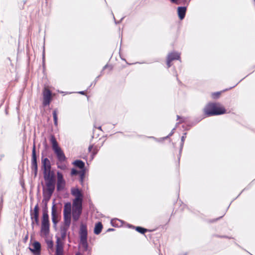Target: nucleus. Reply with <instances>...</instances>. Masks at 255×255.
<instances>
[{
	"instance_id": "obj_1",
	"label": "nucleus",
	"mask_w": 255,
	"mask_h": 255,
	"mask_svg": "<svg viewBox=\"0 0 255 255\" xmlns=\"http://www.w3.org/2000/svg\"><path fill=\"white\" fill-rule=\"evenodd\" d=\"M71 194L75 197L72 204V216L73 219L76 221L81 213L83 196L81 191L77 188L71 189Z\"/></svg>"
},
{
	"instance_id": "obj_2",
	"label": "nucleus",
	"mask_w": 255,
	"mask_h": 255,
	"mask_svg": "<svg viewBox=\"0 0 255 255\" xmlns=\"http://www.w3.org/2000/svg\"><path fill=\"white\" fill-rule=\"evenodd\" d=\"M204 112L208 116L223 114L226 113L224 108L219 104H209L204 109Z\"/></svg>"
},
{
	"instance_id": "obj_3",
	"label": "nucleus",
	"mask_w": 255,
	"mask_h": 255,
	"mask_svg": "<svg viewBox=\"0 0 255 255\" xmlns=\"http://www.w3.org/2000/svg\"><path fill=\"white\" fill-rule=\"evenodd\" d=\"M51 142L53 149L55 153L56 154L58 159L61 161H64L65 159L64 154L61 150V148L58 146V143L53 136H52L51 138Z\"/></svg>"
},
{
	"instance_id": "obj_4",
	"label": "nucleus",
	"mask_w": 255,
	"mask_h": 255,
	"mask_svg": "<svg viewBox=\"0 0 255 255\" xmlns=\"http://www.w3.org/2000/svg\"><path fill=\"white\" fill-rule=\"evenodd\" d=\"M49 224L48 215L47 213L43 214V218L41 226V233L44 236H47L49 233Z\"/></svg>"
},
{
	"instance_id": "obj_5",
	"label": "nucleus",
	"mask_w": 255,
	"mask_h": 255,
	"mask_svg": "<svg viewBox=\"0 0 255 255\" xmlns=\"http://www.w3.org/2000/svg\"><path fill=\"white\" fill-rule=\"evenodd\" d=\"M71 203H66L64 206V215L65 223L67 225L69 226L70 223L71 219Z\"/></svg>"
},
{
	"instance_id": "obj_6",
	"label": "nucleus",
	"mask_w": 255,
	"mask_h": 255,
	"mask_svg": "<svg viewBox=\"0 0 255 255\" xmlns=\"http://www.w3.org/2000/svg\"><path fill=\"white\" fill-rule=\"evenodd\" d=\"M80 234L81 243L82 244L83 247H86L87 232L86 227L83 225L81 226Z\"/></svg>"
},
{
	"instance_id": "obj_7",
	"label": "nucleus",
	"mask_w": 255,
	"mask_h": 255,
	"mask_svg": "<svg viewBox=\"0 0 255 255\" xmlns=\"http://www.w3.org/2000/svg\"><path fill=\"white\" fill-rule=\"evenodd\" d=\"M43 104L47 105L49 104L51 100V93L50 91L47 88L44 87L43 92Z\"/></svg>"
},
{
	"instance_id": "obj_8",
	"label": "nucleus",
	"mask_w": 255,
	"mask_h": 255,
	"mask_svg": "<svg viewBox=\"0 0 255 255\" xmlns=\"http://www.w3.org/2000/svg\"><path fill=\"white\" fill-rule=\"evenodd\" d=\"M65 185V181L63 178V175L60 172H57V189L62 190Z\"/></svg>"
},
{
	"instance_id": "obj_9",
	"label": "nucleus",
	"mask_w": 255,
	"mask_h": 255,
	"mask_svg": "<svg viewBox=\"0 0 255 255\" xmlns=\"http://www.w3.org/2000/svg\"><path fill=\"white\" fill-rule=\"evenodd\" d=\"M56 255H63V244L59 238L57 239Z\"/></svg>"
},
{
	"instance_id": "obj_10",
	"label": "nucleus",
	"mask_w": 255,
	"mask_h": 255,
	"mask_svg": "<svg viewBox=\"0 0 255 255\" xmlns=\"http://www.w3.org/2000/svg\"><path fill=\"white\" fill-rule=\"evenodd\" d=\"M180 57V55L177 53H172L168 55L167 61V64L168 67H170V62L175 59H178Z\"/></svg>"
},
{
	"instance_id": "obj_11",
	"label": "nucleus",
	"mask_w": 255,
	"mask_h": 255,
	"mask_svg": "<svg viewBox=\"0 0 255 255\" xmlns=\"http://www.w3.org/2000/svg\"><path fill=\"white\" fill-rule=\"evenodd\" d=\"M46 186L49 193L51 194L54 188V180H46Z\"/></svg>"
},
{
	"instance_id": "obj_12",
	"label": "nucleus",
	"mask_w": 255,
	"mask_h": 255,
	"mask_svg": "<svg viewBox=\"0 0 255 255\" xmlns=\"http://www.w3.org/2000/svg\"><path fill=\"white\" fill-rule=\"evenodd\" d=\"M44 176L46 180L54 179V173L51 169L44 171Z\"/></svg>"
},
{
	"instance_id": "obj_13",
	"label": "nucleus",
	"mask_w": 255,
	"mask_h": 255,
	"mask_svg": "<svg viewBox=\"0 0 255 255\" xmlns=\"http://www.w3.org/2000/svg\"><path fill=\"white\" fill-rule=\"evenodd\" d=\"M40 249V245L38 242H35L33 243L30 248V250L32 252H38Z\"/></svg>"
},
{
	"instance_id": "obj_14",
	"label": "nucleus",
	"mask_w": 255,
	"mask_h": 255,
	"mask_svg": "<svg viewBox=\"0 0 255 255\" xmlns=\"http://www.w3.org/2000/svg\"><path fill=\"white\" fill-rule=\"evenodd\" d=\"M42 165L44 168V171L51 169L50 162L47 158H44L42 160Z\"/></svg>"
},
{
	"instance_id": "obj_15",
	"label": "nucleus",
	"mask_w": 255,
	"mask_h": 255,
	"mask_svg": "<svg viewBox=\"0 0 255 255\" xmlns=\"http://www.w3.org/2000/svg\"><path fill=\"white\" fill-rule=\"evenodd\" d=\"M186 10L185 7H179L178 8V14L180 19H182L184 17Z\"/></svg>"
},
{
	"instance_id": "obj_16",
	"label": "nucleus",
	"mask_w": 255,
	"mask_h": 255,
	"mask_svg": "<svg viewBox=\"0 0 255 255\" xmlns=\"http://www.w3.org/2000/svg\"><path fill=\"white\" fill-rule=\"evenodd\" d=\"M52 221L54 224H56L58 221V216L56 214V210L53 206L52 210Z\"/></svg>"
},
{
	"instance_id": "obj_17",
	"label": "nucleus",
	"mask_w": 255,
	"mask_h": 255,
	"mask_svg": "<svg viewBox=\"0 0 255 255\" xmlns=\"http://www.w3.org/2000/svg\"><path fill=\"white\" fill-rule=\"evenodd\" d=\"M102 228V225L101 223H98L96 224L95 229H94V233L96 234H99L101 232Z\"/></svg>"
},
{
	"instance_id": "obj_18",
	"label": "nucleus",
	"mask_w": 255,
	"mask_h": 255,
	"mask_svg": "<svg viewBox=\"0 0 255 255\" xmlns=\"http://www.w3.org/2000/svg\"><path fill=\"white\" fill-rule=\"evenodd\" d=\"M32 162L33 166H35V169H37V164H36V154H35V146H33V150H32Z\"/></svg>"
},
{
	"instance_id": "obj_19",
	"label": "nucleus",
	"mask_w": 255,
	"mask_h": 255,
	"mask_svg": "<svg viewBox=\"0 0 255 255\" xmlns=\"http://www.w3.org/2000/svg\"><path fill=\"white\" fill-rule=\"evenodd\" d=\"M74 164L81 169H82L84 167V163L80 160L75 161Z\"/></svg>"
},
{
	"instance_id": "obj_20",
	"label": "nucleus",
	"mask_w": 255,
	"mask_h": 255,
	"mask_svg": "<svg viewBox=\"0 0 255 255\" xmlns=\"http://www.w3.org/2000/svg\"><path fill=\"white\" fill-rule=\"evenodd\" d=\"M33 212H34V217L35 218L36 221H37L38 220V205H36L34 208V210H33Z\"/></svg>"
},
{
	"instance_id": "obj_21",
	"label": "nucleus",
	"mask_w": 255,
	"mask_h": 255,
	"mask_svg": "<svg viewBox=\"0 0 255 255\" xmlns=\"http://www.w3.org/2000/svg\"><path fill=\"white\" fill-rule=\"evenodd\" d=\"M53 118L54 120V124L55 125H57V111L54 110L53 113Z\"/></svg>"
},
{
	"instance_id": "obj_22",
	"label": "nucleus",
	"mask_w": 255,
	"mask_h": 255,
	"mask_svg": "<svg viewBox=\"0 0 255 255\" xmlns=\"http://www.w3.org/2000/svg\"><path fill=\"white\" fill-rule=\"evenodd\" d=\"M136 230L138 232L142 233V234L144 233L145 232V231H146V229L141 228V227H136Z\"/></svg>"
},
{
	"instance_id": "obj_23",
	"label": "nucleus",
	"mask_w": 255,
	"mask_h": 255,
	"mask_svg": "<svg viewBox=\"0 0 255 255\" xmlns=\"http://www.w3.org/2000/svg\"><path fill=\"white\" fill-rule=\"evenodd\" d=\"M6 193V191H3L1 193L0 196V202L1 203H2L3 202V195Z\"/></svg>"
},
{
	"instance_id": "obj_24",
	"label": "nucleus",
	"mask_w": 255,
	"mask_h": 255,
	"mask_svg": "<svg viewBox=\"0 0 255 255\" xmlns=\"http://www.w3.org/2000/svg\"><path fill=\"white\" fill-rule=\"evenodd\" d=\"M220 93L219 92L215 93L212 94V97L215 98L219 96Z\"/></svg>"
},
{
	"instance_id": "obj_25",
	"label": "nucleus",
	"mask_w": 255,
	"mask_h": 255,
	"mask_svg": "<svg viewBox=\"0 0 255 255\" xmlns=\"http://www.w3.org/2000/svg\"><path fill=\"white\" fill-rule=\"evenodd\" d=\"M78 173V171L74 169H73L71 171V174L72 175H76Z\"/></svg>"
},
{
	"instance_id": "obj_26",
	"label": "nucleus",
	"mask_w": 255,
	"mask_h": 255,
	"mask_svg": "<svg viewBox=\"0 0 255 255\" xmlns=\"http://www.w3.org/2000/svg\"><path fill=\"white\" fill-rule=\"evenodd\" d=\"M172 2L179 4V0H171Z\"/></svg>"
},
{
	"instance_id": "obj_27",
	"label": "nucleus",
	"mask_w": 255,
	"mask_h": 255,
	"mask_svg": "<svg viewBox=\"0 0 255 255\" xmlns=\"http://www.w3.org/2000/svg\"><path fill=\"white\" fill-rule=\"evenodd\" d=\"M65 232L64 231H63L62 233V238L63 239L65 238Z\"/></svg>"
},
{
	"instance_id": "obj_28",
	"label": "nucleus",
	"mask_w": 255,
	"mask_h": 255,
	"mask_svg": "<svg viewBox=\"0 0 255 255\" xmlns=\"http://www.w3.org/2000/svg\"><path fill=\"white\" fill-rule=\"evenodd\" d=\"M92 148V146H89V151H90L91 150Z\"/></svg>"
},
{
	"instance_id": "obj_29",
	"label": "nucleus",
	"mask_w": 255,
	"mask_h": 255,
	"mask_svg": "<svg viewBox=\"0 0 255 255\" xmlns=\"http://www.w3.org/2000/svg\"><path fill=\"white\" fill-rule=\"evenodd\" d=\"M80 93L81 94H84V92H80Z\"/></svg>"
},
{
	"instance_id": "obj_30",
	"label": "nucleus",
	"mask_w": 255,
	"mask_h": 255,
	"mask_svg": "<svg viewBox=\"0 0 255 255\" xmlns=\"http://www.w3.org/2000/svg\"><path fill=\"white\" fill-rule=\"evenodd\" d=\"M76 255H80V254L78 253V254H77Z\"/></svg>"
},
{
	"instance_id": "obj_31",
	"label": "nucleus",
	"mask_w": 255,
	"mask_h": 255,
	"mask_svg": "<svg viewBox=\"0 0 255 255\" xmlns=\"http://www.w3.org/2000/svg\"><path fill=\"white\" fill-rule=\"evenodd\" d=\"M183 139H184V138H183V137H182V140H183Z\"/></svg>"
}]
</instances>
